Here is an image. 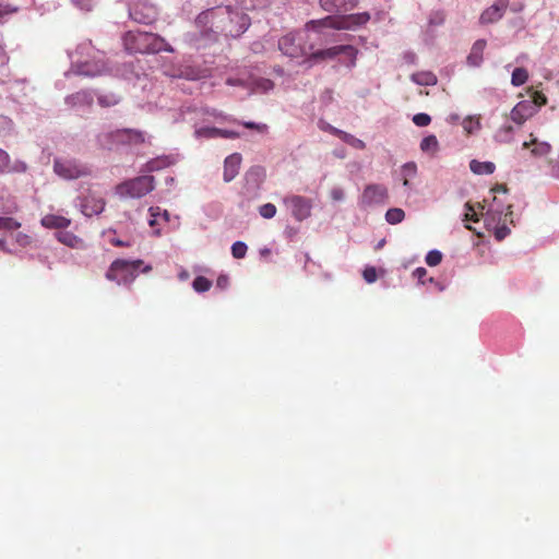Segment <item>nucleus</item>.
<instances>
[{
	"mask_svg": "<svg viewBox=\"0 0 559 559\" xmlns=\"http://www.w3.org/2000/svg\"><path fill=\"white\" fill-rule=\"evenodd\" d=\"M250 17L239 9H233L230 5H217L201 12L195 24L204 28L210 24L209 31L198 33H187L183 37L185 43L195 49L205 47L206 40H214L216 34H223L226 37L237 38L241 36L250 26Z\"/></svg>",
	"mask_w": 559,
	"mask_h": 559,
	"instance_id": "nucleus-1",
	"label": "nucleus"
},
{
	"mask_svg": "<svg viewBox=\"0 0 559 559\" xmlns=\"http://www.w3.org/2000/svg\"><path fill=\"white\" fill-rule=\"evenodd\" d=\"M71 68L64 72L70 74L95 78L108 72V62L104 51L96 49L91 40L80 43L73 51H68Z\"/></svg>",
	"mask_w": 559,
	"mask_h": 559,
	"instance_id": "nucleus-2",
	"label": "nucleus"
},
{
	"mask_svg": "<svg viewBox=\"0 0 559 559\" xmlns=\"http://www.w3.org/2000/svg\"><path fill=\"white\" fill-rule=\"evenodd\" d=\"M124 50L129 53L174 52V48L162 36L148 32L129 31L122 36Z\"/></svg>",
	"mask_w": 559,
	"mask_h": 559,
	"instance_id": "nucleus-3",
	"label": "nucleus"
},
{
	"mask_svg": "<svg viewBox=\"0 0 559 559\" xmlns=\"http://www.w3.org/2000/svg\"><path fill=\"white\" fill-rule=\"evenodd\" d=\"M152 270L150 264H144L140 259L128 260L117 259L111 262L106 272V278L117 285L129 286L140 273H148Z\"/></svg>",
	"mask_w": 559,
	"mask_h": 559,
	"instance_id": "nucleus-4",
	"label": "nucleus"
},
{
	"mask_svg": "<svg viewBox=\"0 0 559 559\" xmlns=\"http://www.w3.org/2000/svg\"><path fill=\"white\" fill-rule=\"evenodd\" d=\"M370 20V15L367 12L349 14L341 17L328 16L321 20H312L307 23L308 31L321 32L322 28H335V29H356L365 25Z\"/></svg>",
	"mask_w": 559,
	"mask_h": 559,
	"instance_id": "nucleus-5",
	"label": "nucleus"
},
{
	"mask_svg": "<svg viewBox=\"0 0 559 559\" xmlns=\"http://www.w3.org/2000/svg\"><path fill=\"white\" fill-rule=\"evenodd\" d=\"M155 177L142 174L132 179H128L116 187V193L120 198L140 199L155 189Z\"/></svg>",
	"mask_w": 559,
	"mask_h": 559,
	"instance_id": "nucleus-6",
	"label": "nucleus"
},
{
	"mask_svg": "<svg viewBox=\"0 0 559 559\" xmlns=\"http://www.w3.org/2000/svg\"><path fill=\"white\" fill-rule=\"evenodd\" d=\"M55 174L64 180H74L90 175V168L75 158L56 157L53 159Z\"/></svg>",
	"mask_w": 559,
	"mask_h": 559,
	"instance_id": "nucleus-7",
	"label": "nucleus"
},
{
	"mask_svg": "<svg viewBox=\"0 0 559 559\" xmlns=\"http://www.w3.org/2000/svg\"><path fill=\"white\" fill-rule=\"evenodd\" d=\"M358 50L350 45L334 46L312 53L313 59H336L345 67L352 69L356 66Z\"/></svg>",
	"mask_w": 559,
	"mask_h": 559,
	"instance_id": "nucleus-8",
	"label": "nucleus"
},
{
	"mask_svg": "<svg viewBox=\"0 0 559 559\" xmlns=\"http://www.w3.org/2000/svg\"><path fill=\"white\" fill-rule=\"evenodd\" d=\"M157 15V7L147 0H136L129 5V16L136 23L152 24Z\"/></svg>",
	"mask_w": 559,
	"mask_h": 559,
	"instance_id": "nucleus-9",
	"label": "nucleus"
},
{
	"mask_svg": "<svg viewBox=\"0 0 559 559\" xmlns=\"http://www.w3.org/2000/svg\"><path fill=\"white\" fill-rule=\"evenodd\" d=\"M388 189L383 185H367L359 197L358 205L361 209L384 204L388 200Z\"/></svg>",
	"mask_w": 559,
	"mask_h": 559,
	"instance_id": "nucleus-10",
	"label": "nucleus"
},
{
	"mask_svg": "<svg viewBox=\"0 0 559 559\" xmlns=\"http://www.w3.org/2000/svg\"><path fill=\"white\" fill-rule=\"evenodd\" d=\"M193 135L197 140H210L217 138L237 139L240 135L237 131L215 128L209 123L202 124L199 121L193 122Z\"/></svg>",
	"mask_w": 559,
	"mask_h": 559,
	"instance_id": "nucleus-11",
	"label": "nucleus"
},
{
	"mask_svg": "<svg viewBox=\"0 0 559 559\" xmlns=\"http://www.w3.org/2000/svg\"><path fill=\"white\" fill-rule=\"evenodd\" d=\"M284 204L292 214V216L301 222L308 218L311 214L312 204L310 200L300 197V195H292L284 200Z\"/></svg>",
	"mask_w": 559,
	"mask_h": 559,
	"instance_id": "nucleus-12",
	"label": "nucleus"
},
{
	"mask_svg": "<svg viewBox=\"0 0 559 559\" xmlns=\"http://www.w3.org/2000/svg\"><path fill=\"white\" fill-rule=\"evenodd\" d=\"M96 94L91 90H82L64 98L68 107L79 114L86 112L93 105Z\"/></svg>",
	"mask_w": 559,
	"mask_h": 559,
	"instance_id": "nucleus-13",
	"label": "nucleus"
},
{
	"mask_svg": "<svg viewBox=\"0 0 559 559\" xmlns=\"http://www.w3.org/2000/svg\"><path fill=\"white\" fill-rule=\"evenodd\" d=\"M264 173L260 167H252L245 175V185L242 194L247 199H255L260 194V188L263 182Z\"/></svg>",
	"mask_w": 559,
	"mask_h": 559,
	"instance_id": "nucleus-14",
	"label": "nucleus"
},
{
	"mask_svg": "<svg viewBox=\"0 0 559 559\" xmlns=\"http://www.w3.org/2000/svg\"><path fill=\"white\" fill-rule=\"evenodd\" d=\"M300 34H288L282 37V55L296 60V63H301L306 55L304 47L300 45Z\"/></svg>",
	"mask_w": 559,
	"mask_h": 559,
	"instance_id": "nucleus-15",
	"label": "nucleus"
},
{
	"mask_svg": "<svg viewBox=\"0 0 559 559\" xmlns=\"http://www.w3.org/2000/svg\"><path fill=\"white\" fill-rule=\"evenodd\" d=\"M75 206L84 216L92 217L99 215L105 210V201L103 198L95 197L94 194H87L79 197L75 200Z\"/></svg>",
	"mask_w": 559,
	"mask_h": 559,
	"instance_id": "nucleus-16",
	"label": "nucleus"
},
{
	"mask_svg": "<svg viewBox=\"0 0 559 559\" xmlns=\"http://www.w3.org/2000/svg\"><path fill=\"white\" fill-rule=\"evenodd\" d=\"M179 160V154H163L148 159L146 163L141 165L140 173L150 175L151 173L160 171L166 169Z\"/></svg>",
	"mask_w": 559,
	"mask_h": 559,
	"instance_id": "nucleus-17",
	"label": "nucleus"
},
{
	"mask_svg": "<svg viewBox=\"0 0 559 559\" xmlns=\"http://www.w3.org/2000/svg\"><path fill=\"white\" fill-rule=\"evenodd\" d=\"M535 114L537 106L532 100H521L511 109L510 120L521 127Z\"/></svg>",
	"mask_w": 559,
	"mask_h": 559,
	"instance_id": "nucleus-18",
	"label": "nucleus"
},
{
	"mask_svg": "<svg viewBox=\"0 0 559 559\" xmlns=\"http://www.w3.org/2000/svg\"><path fill=\"white\" fill-rule=\"evenodd\" d=\"M509 5V0H497L493 4L486 8L480 16H479V23L483 25L487 24H493L498 21H500Z\"/></svg>",
	"mask_w": 559,
	"mask_h": 559,
	"instance_id": "nucleus-19",
	"label": "nucleus"
},
{
	"mask_svg": "<svg viewBox=\"0 0 559 559\" xmlns=\"http://www.w3.org/2000/svg\"><path fill=\"white\" fill-rule=\"evenodd\" d=\"M191 112L194 115V121H199L202 124L209 123L211 121V119L222 120V121H233V119L229 116H227V115L223 114L222 111H218L214 108H209V107L199 108V109L194 108Z\"/></svg>",
	"mask_w": 559,
	"mask_h": 559,
	"instance_id": "nucleus-20",
	"label": "nucleus"
},
{
	"mask_svg": "<svg viewBox=\"0 0 559 559\" xmlns=\"http://www.w3.org/2000/svg\"><path fill=\"white\" fill-rule=\"evenodd\" d=\"M124 133H121V129L116 130H104L97 135V143L100 147L106 150H112L119 145H121V136Z\"/></svg>",
	"mask_w": 559,
	"mask_h": 559,
	"instance_id": "nucleus-21",
	"label": "nucleus"
},
{
	"mask_svg": "<svg viewBox=\"0 0 559 559\" xmlns=\"http://www.w3.org/2000/svg\"><path fill=\"white\" fill-rule=\"evenodd\" d=\"M19 212V204L16 198L10 192L9 189H0V214L1 216H11Z\"/></svg>",
	"mask_w": 559,
	"mask_h": 559,
	"instance_id": "nucleus-22",
	"label": "nucleus"
},
{
	"mask_svg": "<svg viewBox=\"0 0 559 559\" xmlns=\"http://www.w3.org/2000/svg\"><path fill=\"white\" fill-rule=\"evenodd\" d=\"M22 224L13 218L12 216H0V250L4 252H11L7 246L5 234L12 230H16Z\"/></svg>",
	"mask_w": 559,
	"mask_h": 559,
	"instance_id": "nucleus-23",
	"label": "nucleus"
},
{
	"mask_svg": "<svg viewBox=\"0 0 559 559\" xmlns=\"http://www.w3.org/2000/svg\"><path fill=\"white\" fill-rule=\"evenodd\" d=\"M240 164L241 155L238 153H233L225 158L223 173V178L225 182H230L236 178L240 169Z\"/></svg>",
	"mask_w": 559,
	"mask_h": 559,
	"instance_id": "nucleus-24",
	"label": "nucleus"
},
{
	"mask_svg": "<svg viewBox=\"0 0 559 559\" xmlns=\"http://www.w3.org/2000/svg\"><path fill=\"white\" fill-rule=\"evenodd\" d=\"M357 0H320L321 8L330 13H343L354 9Z\"/></svg>",
	"mask_w": 559,
	"mask_h": 559,
	"instance_id": "nucleus-25",
	"label": "nucleus"
},
{
	"mask_svg": "<svg viewBox=\"0 0 559 559\" xmlns=\"http://www.w3.org/2000/svg\"><path fill=\"white\" fill-rule=\"evenodd\" d=\"M40 225L47 229H57L59 231L67 229L71 225V219L58 214H47L41 217Z\"/></svg>",
	"mask_w": 559,
	"mask_h": 559,
	"instance_id": "nucleus-26",
	"label": "nucleus"
},
{
	"mask_svg": "<svg viewBox=\"0 0 559 559\" xmlns=\"http://www.w3.org/2000/svg\"><path fill=\"white\" fill-rule=\"evenodd\" d=\"M523 148H527L531 155L540 158L547 156L551 151V145L546 141H539L537 138H531L530 141L523 142Z\"/></svg>",
	"mask_w": 559,
	"mask_h": 559,
	"instance_id": "nucleus-27",
	"label": "nucleus"
},
{
	"mask_svg": "<svg viewBox=\"0 0 559 559\" xmlns=\"http://www.w3.org/2000/svg\"><path fill=\"white\" fill-rule=\"evenodd\" d=\"M487 46V41L485 39H477L466 58V62L469 67L478 68L481 66L484 61V50Z\"/></svg>",
	"mask_w": 559,
	"mask_h": 559,
	"instance_id": "nucleus-28",
	"label": "nucleus"
},
{
	"mask_svg": "<svg viewBox=\"0 0 559 559\" xmlns=\"http://www.w3.org/2000/svg\"><path fill=\"white\" fill-rule=\"evenodd\" d=\"M56 239L62 245L72 248V249H84L85 243L83 239L69 230H59L55 234Z\"/></svg>",
	"mask_w": 559,
	"mask_h": 559,
	"instance_id": "nucleus-29",
	"label": "nucleus"
},
{
	"mask_svg": "<svg viewBox=\"0 0 559 559\" xmlns=\"http://www.w3.org/2000/svg\"><path fill=\"white\" fill-rule=\"evenodd\" d=\"M121 133H124L121 136V145H136L148 142L151 139L145 132L135 129H121Z\"/></svg>",
	"mask_w": 559,
	"mask_h": 559,
	"instance_id": "nucleus-30",
	"label": "nucleus"
},
{
	"mask_svg": "<svg viewBox=\"0 0 559 559\" xmlns=\"http://www.w3.org/2000/svg\"><path fill=\"white\" fill-rule=\"evenodd\" d=\"M171 78L186 79L190 81H197L203 76V73L200 69L185 66L178 70H174L167 73Z\"/></svg>",
	"mask_w": 559,
	"mask_h": 559,
	"instance_id": "nucleus-31",
	"label": "nucleus"
},
{
	"mask_svg": "<svg viewBox=\"0 0 559 559\" xmlns=\"http://www.w3.org/2000/svg\"><path fill=\"white\" fill-rule=\"evenodd\" d=\"M515 135V129L510 123L502 124L495 133L493 140L498 143H510Z\"/></svg>",
	"mask_w": 559,
	"mask_h": 559,
	"instance_id": "nucleus-32",
	"label": "nucleus"
},
{
	"mask_svg": "<svg viewBox=\"0 0 559 559\" xmlns=\"http://www.w3.org/2000/svg\"><path fill=\"white\" fill-rule=\"evenodd\" d=\"M148 225L151 227H155L159 224L160 221L169 222L170 214L167 210H164L159 206H151L148 209Z\"/></svg>",
	"mask_w": 559,
	"mask_h": 559,
	"instance_id": "nucleus-33",
	"label": "nucleus"
},
{
	"mask_svg": "<svg viewBox=\"0 0 559 559\" xmlns=\"http://www.w3.org/2000/svg\"><path fill=\"white\" fill-rule=\"evenodd\" d=\"M271 4V0H237L236 5L241 12L263 10Z\"/></svg>",
	"mask_w": 559,
	"mask_h": 559,
	"instance_id": "nucleus-34",
	"label": "nucleus"
},
{
	"mask_svg": "<svg viewBox=\"0 0 559 559\" xmlns=\"http://www.w3.org/2000/svg\"><path fill=\"white\" fill-rule=\"evenodd\" d=\"M33 90L26 80H15L10 84L11 95L15 98L26 97Z\"/></svg>",
	"mask_w": 559,
	"mask_h": 559,
	"instance_id": "nucleus-35",
	"label": "nucleus"
},
{
	"mask_svg": "<svg viewBox=\"0 0 559 559\" xmlns=\"http://www.w3.org/2000/svg\"><path fill=\"white\" fill-rule=\"evenodd\" d=\"M419 146L423 153L428 154L430 156H435L440 148L439 141L435 134H429L425 136L420 141Z\"/></svg>",
	"mask_w": 559,
	"mask_h": 559,
	"instance_id": "nucleus-36",
	"label": "nucleus"
},
{
	"mask_svg": "<svg viewBox=\"0 0 559 559\" xmlns=\"http://www.w3.org/2000/svg\"><path fill=\"white\" fill-rule=\"evenodd\" d=\"M469 169L475 175H491L495 171L496 166L492 162L472 159L469 162Z\"/></svg>",
	"mask_w": 559,
	"mask_h": 559,
	"instance_id": "nucleus-37",
	"label": "nucleus"
},
{
	"mask_svg": "<svg viewBox=\"0 0 559 559\" xmlns=\"http://www.w3.org/2000/svg\"><path fill=\"white\" fill-rule=\"evenodd\" d=\"M412 81L421 86H432L437 84V76L430 71H420L412 74Z\"/></svg>",
	"mask_w": 559,
	"mask_h": 559,
	"instance_id": "nucleus-38",
	"label": "nucleus"
},
{
	"mask_svg": "<svg viewBox=\"0 0 559 559\" xmlns=\"http://www.w3.org/2000/svg\"><path fill=\"white\" fill-rule=\"evenodd\" d=\"M528 71L523 67L514 68L511 71V85L513 87L523 86L528 81Z\"/></svg>",
	"mask_w": 559,
	"mask_h": 559,
	"instance_id": "nucleus-39",
	"label": "nucleus"
},
{
	"mask_svg": "<svg viewBox=\"0 0 559 559\" xmlns=\"http://www.w3.org/2000/svg\"><path fill=\"white\" fill-rule=\"evenodd\" d=\"M385 222L390 225H396L404 221L405 212L400 207H391L385 213Z\"/></svg>",
	"mask_w": 559,
	"mask_h": 559,
	"instance_id": "nucleus-40",
	"label": "nucleus"
},
{
	"mask_svg": "<svg viewBox=\"0 0 559 559\" xmlns=\"http://www.w3.org/2000/svg\"><path fill=\"white\" fill-rule=\"evenodd\" d=\"M121 75L126 80L132 81V80H140L141 76L144 74L141 72V69L138 66H135L133 62H130V63L123 64V70L121 72Z\"/></svg>",
	"mask_w": 559,
	"mask_h": 559,
	"instance_id": "nucleus-41",
	"label": "nucleus"
},
{
	"mask_svg": "<svg viewBox=\"0 0 559 559\" xmlns=\"http://www.w3.org/2000/svg\"><path fill=\"white\" fill-rule=\"evenodd\" d=\"M97 102L102 107H112L119 104L120 97L111 92L97 94Z\"/></svg>",
	"mask_w": 559,
	"mask_h": 559,
	"instance_id": "nucleus-42",
	"label": "nucleus"
},
{
	"mask_svg": "<svg viewBox=\"0 0 559 559\" xmlns=\"http://www.w3.org/2000/svg\"><path fill=\"white\" fill-rule=\"evenodd\" d=\"M413 277L416 278L421 285H426V283H433L439 288V290H443V286L435 282L432 277H427V270L423 266L416 267L413 271Z\"/></svg>",
	"mask_w": 559,
	"mask_h": 559,
	"instance_id": "nucleus-43",
	"label": "nucleus"
},
{
	"mask_svg": "<svg viewBox=\"0 0 559 559\" xmlns=\"http://www.w3.org/2000/svg\"><path fill=\"white\" fill-rule=\"evenodd\" d=\"M212 287V281L206 278L205 276L199 275L192 282V288L195 293L202 294Z\"/></svg>",
	"mask_w": 559,
	"mask_h": 559,
	"instance_id": "nucleus-44",
	"label": "nucleus"
},
{
	"mask_svg": "<svg viewBox=\"0 0 559 559\" xmlns=\"http://www.w3.org/2000/svg\"><path fill=\"white\" fill-rule=\"evenodd\" d=\"M340 139L354 148L364 150L366 147V144L362 140L345 131L341 133Z\"/></svg>",
	"mask_w": 559,
	"mask_h": 559,
	"instance_id": "nucleus-45",
	"label": "nucleus"
},
{
	"mask_svg": "<svg viewBox=\"0 0 559 559\" xmlns=\"http://www.w3.org/2000/svg\"><path fill=\"white\" fill-rule=\"evenodd\" d=\"M464 131L468 134H473L480 129V121L476 117H466L462 121Z\"/></svg>",
	"mask_w": 559,
	"mask_h": 559,
	"instance_id": "nucleus-46",
	"label": "nucleus"
},
{
	"mask_svg": "<svg viewBox=\"0 0 559 559\" xmlns=\"http://www.w3.org/2000/svg\"><path fill=\"white\" fill-rule=\"evenodd\" d=\"M258 212L261 217H263L265 219H270L276 215L277 209H276V205L273 203H265L258 207Z\"/></svg>",
	"mask_w": 559,
	"mask_h": 559,
	"instance_id": "nucleus-47",
	"label": "nucleus"
},
{
	"mask_svg": "<svg viewBox=\"0 0 559 559\" xmlns=\"http://www.w3.org/2000/svg\"><path fill=\"white\" fill-rule=\"evenodd\" d=\"M248 246L241 240H237L231 245V254L235 259H242L246 257Z\"/></svg>",
	"mask_w": 559,
	"mask_h": 559,
	"instance_id": "nucleus-48",
	"label": "nucleus"
},
{
	"mask_svg": "<svg viewBox=\"0 0 559 559\" xmlns=\"http://www.w3.org/2000/svg\"><path fill=\"white\" fill-rule=\"evenodd\" d=\"M463 216H464L463 221L465 223H468V222L476 223L479 221L478 211L471 203H465Z\"/></svg>",
	"mask_w": 559,
	"mask_h": 559,
	"instance_id": "nucleus-49",
	"label": "nucleus"
},
{
	"mask_svg": "<svg viewBox=\"0 0 559 559\" xmlns=\"http://www.w3.org/2000/svg\"><path fill=\"white\" fill-rule=\"evenodd\" d=\"M19 11V7L9 4V3H0V23L7 21V19Z\"/></svg>",
	"mask_w": 559,
	"mask_h": 559,
	"instance_id": "nucleus-50",
	"label": "nucleus"
},
{
	"mask_svg": "<svg viewBox=\"0 0 559 559\" xmlns=\"http://www.w3.org/2000/svg\"><path fill=\"white\" fill-rule=\"evenodd\" d=\"M442 260V253L441 251L437 249H432L428 251L426 254L425 261L429 266H436L438 265Z\"/></svg>",
	"mask_w": 559,
	"mask_h": 559,
	"instance_id": "nucleus-51",
	"label": "nucleus"
},
{
	"mask_svg": "<svg viewBox=\"0 0 559 559\" xmlns=\"http://www.w3.org/2000/svg\"><path fill=\"white\" fill-rule=\"evenodd\" d=\"M14 242L22 248L31 247L33 243V237L20 231L14 235Z\"/></svg>",
	"mask_w": 559,
	"mask_h": 559,
	"instance_id": "nucleus-52",
	"label": "nucleus"
},
{
	"mask_svg": "<svg viewBox=\"0 0 559 559\" xmlns=\"http://www.w3.org/2000/svg\"><path fill=\"white\" fill-rule=\"evenodd\" d=\"M13 130V122L7 116L0 115V135H8Z\"/></svg>",
	"mask_w": 559,
	"mask_h": 559,
	"instance_id": "nucleus-53",
	"label": "nucleus"
},
{
	"mask_svg": "<svg viewBox=\"0 0 559 559\" xmlns=\"http://www.w3.org/2000/svg\"><path fill=\"white\" fill-rule=\"evenodd\" d=\"M318 128L324 132H329L338 138H340L341 133L343 132V130L333 127L332 124H330L328 121H325L323 119H320L318 121Z\"/></svg>",
	"mask_w": 559,
	"mask_h": 559,
	"instance_id": "nucleus-54",
	"label": "nucleus"
},
{
	"mask_svg": "<svg viewBox=\"0 0 559 559\" xmlns=\"http://www.w3.org/2000/svg\"><path fill=\"white\" fill-rule=\"evenodd\" d=\"M401 171L404 178H414L417 175V165L414 162H407L402 166Z\"/></svg>",
	"mask_w": 559,
	"mask_h": 559,
	"instance_id": "nucleus-55",
	"label": "nucleus"
},
{
	"mask_svg": "<svg viewBox=\"0 0 559 559\" xmlns=\"http://www.w3.org/2000/svg\"><path fill=\"white\" fill-rule=\"evenodd\" d=\"M510 228L507 225L495 226L493 227V236L498 241L503 240L510 235Z\"/></svg>",
	"mask_w": 559,
	"mask_h": 559,
	"instance_id": "nucleus-56",
	"label": "nucleus"
},
{
	"mask_svg": "<svg viewBox=\"0 0 559 559\" xmlns=\"http://www.w3.org/2000/svg\"><path fill=\"white\" fill-rule=\"evenodd\" d=\"M431 118L428 114L419 112L413 116V122L417 127H426L430 123Z\"/></svg>",
	"mask_w": 559,
	"mask_h": 559,
	"instance_id": "nucleus-57",
	"label": "nucleus"
},
{
	"mask_svg": "<svg viewBox=\"0 0 559 559\" xmlns=\"http://www.w3.org/2000/svg\"><path fill=\"white\" fill-rule=\"evenodd\" d=\"M364 280L368 283H374L377 281V270L374 266H366L362 272Z\"/></svg>",
	"mask_w": 559,
	"mask_h": 559,
	"instance_id": "nucleus-58",
	"label": "nucleus"
},
{
	"mask_svg": "<svg viewBox=\"0 0 559 559\" xmlns=\"http://www.w3.org/2000/svg\"><path fill=\"white\" fill-rule=\"evenodd\" d=\"M330 197L334 202H343L345 200V191L342 187L335 186L331 189Z\"/></svg>",
	"mask_w": 559,
	"mask_h": 559,
	"instance_id": "nucleus-59",
	"label": "nucleus"
},
{
	"mask_svg": "<svg viewBox=\"0 0 559 559\" xmlns=\"http://www.w3.org/2000/svg\"><path fill=\"white\" fill-rule=\"evenodd\" d=\"M105 235L107 237V240L116 247H129L130 246L129 241H123V240L119 239L118 237H116L115 231H107Z\"/></svg>",
	"mask_w": 559,
	"mask_h": 559,
	"instance_id": "nucleus-60",
	"label": "nucleus"
},
{
	"mask_svg": "<svg viewBox=\"0 0 559 559\" xmlns=\"http://www.w3.org/2000/svg\"><path fill=\"white\" fill-rule=\"evenodd\" d=\"M254 84L255 88L261 92H267L274 87V83L267 79H259Z\"/></svg>",
	"mask_w": 559,
	"mask_h": 559,
	"instance_id": "nucleus-61",
	"label": "nucleus"
},
{
	"mask_svg": "<svg viewBox=\"0 0 559 559\" xmlns=\"http://www.w3.org/2000/svg\"><path fill=\"white\" fill-rule=\"evenodd\" d=\"M72 3L82 11H91L95 4V0H71Z\"/></svg>",
	"mask_w": 559,
	"mask_h": 559,
	"instance_id": "nucleus-62",
	"label": "nucleus"
},
{
	"mask_svg": "<svg viewBox=\"0 0 559 559\" xmlns=\"http://www.w3.org/2000/svg\"><path fill=\"white\" fill-rule=\"evenodd\" d=\"M27 170V165L23 160H15L11 166L7 168L5 171L12 173H25Z\"/></svg>",
	"mask_w": 559,
	"mask_h": 559,
	"instance_id": "nucleus-63",
	"label": "nucleus"
},
{
	"mask_svg": "<svg viewBox=\"0 0 559 559\" xmlns=\"http://www.w3.org/2000/svg\"><path fill=\"white\" fill-rule=\"evenodd\" d=\"M272 252H273V247L262 246L258 250L259 259L261 261H269Z\"/></svg>",
	"mask_w": 559,
	"mask_h": 559,
	"instance_id": "nucleus-64",
	"label": "nucleus"
}]
</instances>
